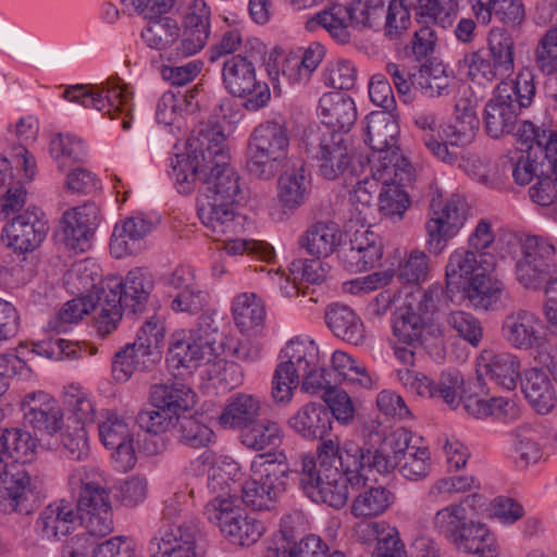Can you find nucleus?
I'll use <instances>...</instances> for the list:
<instances>
[{"label":"nucleus","instance_id":"obj_1","mask_svg":"<svg viewBox=\"0 0 557 557\" xmlns=\"http://www.w3.org/2000/svg\"><path fill=\"white\" fill-rule=\"evenodd\" d=\"M224 140L220 133L201 132L187 141V153L175 154L170 163V175L180 194L191 193L197 182H202L197 213L214 240L236 235L242 228V216L234 211L242 191L239 175L228 164Z\"/></svg>","mask_w":557,"mask_h":557},{"label":"nucleus","instance_id":"obj_2","mask_svg":"<svg viewBox=\"0 0 557 557\" xmlns=\"http://www.w3.org/2000/svg\"><path fill=\"white\" fill-rule=\"evenodd\" d=\"M318 465L312 456H301L300 486L317 504L341 509L348 500V484L364 487L368 468L362 463V447L352 440L330 437L318 445Z\"/></svg>","mask_w":557,"mask_h":557},{"label":"nucleus","instance_id":"obj_3","mask_svg":"<svg viewBox=\"0 0 557 557\" xmlns=\"http://www.w3.org/2000/svg\"><path fill=\"white\" fill-rule=\"evenodd\" d=\"M153 282L141 269L129 271L124 280H108L97 295V327L101 334H109L126 314L143 313L148 305Z\"/></svg>","mask_w":557,"mask_h":557},{"label":"nucleus","instance_id":"obj_4","mask_svg":"<svg viewBox=\"0 0 557 557\" xmlns=\"http://www.w3.org/2000/svg\"><path fill=\"white\" fill-rule=\"evenodd\" d=\"M534 95L535 86L530 73H520L516 79L500 82L485 104L484 123L488 136L500 138L513 133L518 115L531 104Z\"/></svg>","mask_w":557,"mask_h":557},{"label":"nucleus","instance_id":"obj_5","mask_svg":"<svg viewBox=\"0 0 557 557\" xmlns=\"http://www.w3.org/2000/svg\"><path fill=\"white\" fill-rule=\"evenodd\" d=\"M288 147V131L283 121L268 120L260 123L248 139L247 172L257 180L271 181L283 168Z\"/></svg>","mask_w":557,"mask_h":557},{"label":"nucleus","instance_id":"obj_6","mask_svg":"<svg viewBox=\"0 0 557 557\" xmlns=\"http://www.w3.org/2000/svg\"><path fill=\"white\" fill-rule=\"evenodd\" d=\"M38 133L37 122L33 117H22L15 125V136L21 145L14 148L11 159L0 156V195L2 198V209L0 215H8L21 209L25 205L26 190L21 178H17L13 172L15 168H22L27 180L35 176L36 162L33 156H29L24 144L36 139Z\"/></svg>","mask_w":557,"mask_h":557},{"label":"nucleus","instance_id":"obj_7","mask_svg":"<svg viewBox=\"0 0 557 557\" xmlns=\"http://www.w3.org/2000/svg\"><path fill=\"white\" fill-rule=\"evenodd\" d=\"M188 498V493L180 492L165 500L163 519L168 523H163L150 540V557H196L198 527L193 521H180Z\"/></svg>","mask_w":557,"mask_h":557},{"label":"nucleus","instance_id":"obj_8","mask_svg":"<svg viewBox=\"0 0 557 557\" xmlns=\"http://www.w3.org/2000/svg\"><path fill=\"white\" fill-rule=\"evenodd\" d=\"M252 478L242 486V500L253 510L271 509L292 473L282 453L260 454L250 466Z\"/></svg>","mask_w":557,"mask_h":557},{"label":"nucleus","instance_id":"obj_9","mask_svg":"<svg viewBox=\"0 0 557 557\" xmlns=\"http://www.w3.org/2000/svg\"><path fill=\"white\" fill-rule=\"evenodd\" d=\"M305 151L317 161L318 173L334 181L344 176L352 162V150L347 137L320 126L308 127L301 137Z\"/></svg>","mask_w":557,"mask_h":557},{"label":"nucleus","instance_id":"obj_10","mask_svg":"<svg viewBox=\"0 0 557 557\" xmlns=\"http://www.w3.org/2000/svg\"><path fill=\"white\" fill-rule=\"evenodd\" d=\"M468 74L479 84L507 81L515 70V39L503 28L488 33L487 49L465 55Z\"/></svg>","mask_w":557,"mask_h":557},{"label":"nucleus","instance_id":"obj_11","mask_svg":"<svg viewBox=\"0 0 557 557\" xmlns=\"http://www.w3.org/2000/svg\"><path fill=\"white\" fill-rule=\"evenodd\" d=\"M519 244L521 257L516 262V278L527 289L543 288L547 300V292L557 282L555 247L548 239L536 235L523 236Z\"/></svg>","mask_w":557,"mask_h":557},{"label":"nucleus","instance_id":"obj_12","mask_svg":"<svg viewBox=\"0 0 557 557\" xmlns=\"http://www.w3.org/2000/svg\"><path fill=\"white\" fill-rule=\"evenodd\" d=\"M63 98L85 108L104 112L112 120L122 116V127H132V94L121 85L120 78L111 77L99 85H74L67 87Z\"/></svg>","mask_w":557,"mask_h":557},{"label":"nucleus","instance_id":"obj_13","mask_svg":"<svg viewBox=\"0 0 557 557\" xmlns=\"http://www.w3.org/2000/svg\"><path fill=\"white\" fill-rule=\"evenodd\" d=\"M205 516L234 545L250 546L265 531L263 522L246 513L233 498H212L205 507Z\"/></svg>","mask_w":557,"mask_h":557},{"label":"nucleus","instance_id":"obj_14","mask_svg":"<svg viewBox=\"0 0 557 557\" xmlns=\"http://www.w3.org/2000/svg\"><path fill=\"white\" fill-rule=\"evenodd\" d=\"M218 329L210 331L200 329L195 331H175L170 339L168 362L173 369H187L191 371L201 364L213 361L221 351L222 343L218 339Z\"/></svg>","mask_w":557,"mask_h":557},{"label":"nucleus","instance_id":"obj_15","mask_svg":"<svg viewBox=\"0 0 557 557\" xmlns=\"http://www.w3.org/2000/svg\"><path fill=\"white\" fill-rule=\"evenodd\" d=\"M32 497V479L21 466L12 463L0 433V510L29 515L34 510Z\"/></svg>","mask_w":557,"mask_h":557},{"label":"nucleus","instance_id":"obj_16","mask_svg":"<svg viewBox=\"0 0 557 557\" xmlns=\"http://www.w3.org/2000/svg\"><path fill=\"white\" fill-rule=\"evenodd\" d=\"M222 82L231 95L250 96L245 102L249 111L265 107L270 100L268 84L257 79L252 62L242 54L225 58L222 66Z\"/></svg>","mask_w":557,"mask_h":557},{"label":"nucleus","instance_id":"obj_17","mask_svg":"<svg viewBox=\"0 0 557 557\" xmlns=\"http://www.w3.org/2000/svg\"><path fill=\"white\" fill-rule=\"evenodd\" d=\"M466 219V203L459 196H451L442 206L433 199L430 219L425 223L428 250L434 256L441 255Z\"/></svg>","mask_w":557,"mask_h":557},{"label":"nucleus","instance_id":"obj_18","mask_svg":"<svg viewBox=\"0 0 557 557\" xmlns=\"http://www.w3.org/2000/svg\"><path fill=\"white\" fill-rule=\"evenodd\" d=\"M502 337L513 349L543 354L547 336L542 319L533 311L518 309L509 312L502 323Z\"/></svg>","mask_w":557,"mask_h":557},{"label":"nucleus","instance_id":"obj_19","mask_svg":"<svg viewBox=\"0 0 557 557\" xmlns=\"http://www.w3.org/2000/svg\"><path fill=\"white\" fill-rule=\"evenodd\" d=\"M496 265L494 253L476 255L465 247L454 250L445 265V286L454 294L461 290L481 271H493Z\"/></svg>","mask_w":557,"mask_h":557},{"label":"nucleus","instance_id":"obj_20","mask_svg":"<svg viewBox=\"0 0 557 557\" xmlns=\"http://www.w3.org/2000/svg\"><path fill=\"white\" fill-rule=\"evenodd\" d=\"M101 443L112 449L119 471L131 470L136 463L133 437L127 422L116 413L108 412L98 425Z\"/></svg>","mask_w":557,"mask_h":557},{"label":"nucleus","instance_id":"obj_21","mask_svg":"<svg viewBox=\"0 0 557 557\" xmlns=\"http://www.w3.org/2000/svg\"><path fill=\"white\" fill-rule=\"evenodd\" d=\"M418 445L413 442V435L410 431L399 428L389 433L383 441L382 446L374 451L362 447V463L368 468V475L372 470L379 473H388L393 471L397 462L416 448Z\"/></svg>","mask_w":557,"mask_h":557},{"label":"nucleus","instance_id":"obj_22","mask_svg":"<svg viewBox=\"0 0 557 557\" xmlns=\"http://www.w3.org/2000/svg\"><path fill=\"white\" fill-rule=\"evenodd\" d=\"M69 486L72 497L76 500L77 513L96 511L102 508H111L110 496L100 475L85 467L74 469L69 478Z\"/></svg>","mask_w":557,"mask_h":557},{"label":"nucleus","instance_id":"obj_23","mask_svg":"<svg viewBox=\"0 0 557 557\" xmlns=\"http://www.w3.org/2000/svg\"><path fill=\"white\" fill-rule=\"evenodd\" d=\"M25 422L40 434L53 435L63 425V412L58 401L49 394L38 391L22 400Z\"/></svg>","mask_w":557,"mask_h":557},{"label":"nucleus","instance_id":"obj_24","mask_svg":"<svg viewBox=\"0 0 557 557\" xmlns=\"http://www.w3.org/2000/svg\"><path fill=\"white\" fill-rule=\"evenodd\" d=\"M64 243L70 249L84 251L99 224V209L86 202L63 213Z\"/></svg>","mask_w":557,"mask_h":557},{"label":"nucleus","instance_id":"obj_25","mask_svg":"<svg viewBox=\"0 0 557 557\" xmlns=\"http://www.w3.org/2000/svg\"><path fill=\"white\" fill-rule=\"evenodd\" d=\"M446 327L443 324H429L404 304L393 318V335L399 343L410 347L422 345L428 338H443Z\"/></svg>","mask_w":557,"mask_h":557},{"label":"nucleus","instance_id":"obj_26","mask_svg":"<svg viewBox=\"0 0 557 557\" xmlns=\"http://www.w3.org/2000/svg\"><path fill=\"white\" fill-rule=\"evenodd\" d=\"M154 222L144 213H135L116 224L110 240L115 258L134 255L143 249L144 239L152 232Z\"/></svg>","mask_w":557,"mask_h":557},{"label":"nucleus","instance_id":"obj_27","mask_svg":"<svg viewBox=\"0 0 557 557\" xmlns=\"http://www.w3.org/2000/svg\"><path fill=\"white\" fill-rule=\"evenodd\" d=\"M364 141L372 149L371 163L380 160L381 154H389L399 149L397 141L399 126L386 111H374L366 117Z\"/></svg>","mask_w":557,"mask_h":557},{"label":"nucleus","instance_id":"obj_28","mask_svg":"<svg viewBox=\"0 0 557 557\" xmlns=\"http://www.w3.org/2000/svg\"><path fill=\"white\" fill-rule=\"evenodd\" d=\"M319 115L324 124L321 129L329 128L346 136L357 120V109L349 96L342 91H332L320 98Z\"/></svg>","mask_w":557,"mask_h":557},{"label":"nucleus","instance_id":"obj_29","mask_svg":"<svg viewBox=\"0 0 557 557\" xmlns=\"http://www.w3.org/2000/svg\"><path fill=\"white\" fill-rule=\"evenodd\" d=\"M310 189V174L302 161H296L280 175L276 198L284 209L293 211L306 202Z\"/></svg>","mask_w":557,"mask_h":557},{"label":"nucleus","instance_id":"obj_30","mask_svg":"<svg viewBox=\"0 0 557 557\" xmlns=\"http://www.w3.org/2000/svg\"><path fill=\"white\" fill-rule=\"evenodd\" d=\"M478 381L490 376L507 391L515 389L520 375V361L510 352L493 354L484 351L476 362Z\"/></svg>","mask_w":557,"mask_h":557},{"label":"nucleus","instance_id":"obj_31","mask_svg":"<svg viewBox=\"0 0 557 557\" xmlns=\"http://www.w3.org/2000/svg\"><path fill=\"white\" fill-rule=\"evenodd\" d=\"M455 294L447 286L434 283L426 289L417 288L405 298V305L429 324H441L438 317L441 311L453 301Z\"/></svg>","mask_w":557,"mask_h":557},{"label":"nucleus","instance_id":"obj_32","mask_svg":"<svg viewBox=\"0 0 557 557\" xmlns=\"http://www.w3.org/2000/svg\"><path fill=\"white\" fill-rule=\"evenodd\" d=\"M289 428L305 440H320L322 443L332 428L329 409L319 403H308L300 407L289 419Z\"/></svg>","mask_w":557,"mask_h":557},{"label":"nucleus","instance_id":"obj_33","mask_svg":"<svg viewBox=\"0 0 557 557\" xmlns=\"http://www.w3.org/2000/svg\"><path fill=\"white\" fill-rule=\"evenodd\" d=\"M320 26L336 41L348 44L352 38L354 30L357 29L354 20V10L348 5L333 4L314 14L306 22V28L309 32H313Z\"/></svg>","mask_w":557,"mask_h":557},{"label":"nucleus","instance_id":"obj_34","mask_svg":"<svg viewBox=\"0 0 557 557\" xmlns=\"http://www.w3.org/2000/svg\"><path fill=\"white\" fill-rule=\"evenodd\" d=\"M280 358L282 361L277 364V368L300 381L302 372L318 367L320 360L319 347L310 338L295 337L286 343L281 350Z\"/></svg>","mask_w":557,"mask_h":557},{"label":"nucleus","instance_id":"obj_35","mask_svg":"<svg viewBox=\"0 0 557 557\" xmlns=\"http://www.w3.org/2000/svg\"><path fill=\"white\" fill-rule=\"evenodd\" d=\"M78 522V513L74 505L65 499L54 502L40 512L36 528L41 537L58 540L67 535Z\"/></svg>","mask_w":557,"mask_h":557},{"label":"nucleus","instance_id":"obj_36","mask_svg":"<svg viewBox=\"0 0 557 557\" xmlns=\"http://www.w3.org/2000/svg\"><path fill=\"white\" fill-rule=\"evenodd\" d=\"M261 414V400L258 396L246 393L232 395L224 406L219 423L225 430L240 432L256 422Z\"/></svg>","mask_w":557,"mask_h":557},{"label":"nucleus","instance_id":"obj_37","mask_svg":"<svg viewBox=\"0 0 557 557\" xmlns=\"http://www.w3.org/2000/svg\"><path fill=\"white\" fill-rule=\"evenodd\" d=\"M453 544L458 550L474 557H498V545L494 534L483 523L467 521L460 528Z\"/></svg>","mask_w":557,"mask_h":557},{"label":"nucleus","instance_id":"obj_38","mask_svg":"<svg viewBox=\"0 0 557 557\" xmlns=\"http://www.w3.org/2000/svg\"><path fill=\"white\" fill-rule=\"evenodd\" d=\"M455 113L454 122L443 128L440 138L447 147H465L474 139L479 120L471 102L466 98L456 101Z\"/></svg>","mask_w":557,"mask_h":557},{"label":"nucleus","instance_id":"obj_39","mask_svg":"<svg viewBox=\"0 0 557 557\" xmlns=\"http://www.w3.org/2000/svg\"><path fill=\"white\" fill-rule=\"evenodd\" d=\"M324 319L336 337L356 346L363 344L366 339L363 323L350 307L332 304L326 308Z\"/></svg>","mask_w":557,"mask_h":557},{"label":"nucleus","instance_id":"obj_40","mask_svg":"<svg viewBox=\"0 0 557 557\" xmlns=\"http://www.w3.org/2000/svg\"><path fill=\"white\" fill-rule=\"evenodd\" d=\"M342 231L334 222H318L300 237L299 245L313 258H326L342 242Z\"/></svg>","mask_w":557,"mask_h":557},{"label":"nucleus","instance_id":"obj_41","mask_svg":"<svg viewBox=\"0 0 557 557\" xmlns=\"http://www.w3.org/2000/svg\"><path fill=\"white\" fill-rule=\"evenodd\" d=\"M453 86L454 77L443 63H424L413 72V88L426 98L448 96Z\"/></svg>","mask_w":557,"mask_h":557},{"label":"nucleus","instance_id":"obj_42","mask_svg":"<svg viewBox=\"0 0 557 557\" xmlns=\"http://www.w3.org/2000/svg\"><path fill=\"white\" fill-rule=\"evenodd\" d=\"M152 407L163 408L174 417L182 416L180 411H186L195 404V393L181 382L168 381L154 384L150 389Z\"/></svg>","mask_w":557,"mask_h":557},{"label":"nucleus","instance_id":"obj_43","mask_svg":"<svg viewBox=\"0 0 557 557\" xmlns=\"http://www.w3.org/2000/svg\"><path fill=\"white\" fill-rule=\"evenodd\" d=\"M521 385L525 399L537 413L546 414L554 408L555 391L544 371L539 369L528 370Z\"/></svg>","mask_w":557,"mask_h":557},{"label":"nucleus","instance_id":"obj_44","mask_svg":"<svg viewBox=\"0 0 557 557\" xmlns=\"http://www.w3.org/2000/svg\"><path fill=\"white\" fill-rule=\"evenodd\" d=\"M491 271H481L470 283L461 288L466 299L475 309L488 310L496 305L505 290L504 284L488 275Z\"/></svg>","mask_w":557,"mask_h":557},{"label":"nucleus","instance_id":"obj_45","mask_svg":"<svg viewBox=\"0 0 557 557\" xmlns=\"http://www.w3.org/2000/svg\"><path fill=\"white\" fill-rule=\"evenodd\" d=\"M165 319L159 313L147 317L137 331L134 345L143 356L158 362L162 356V348L165 341Z\"/></svg>","mask_w":557,"mask_h":557},{"label":"nucleus","instance_id":"obj_46","mask_svg":"<svg viewBox=\"0 0 557 557\" xmlns=\"http://www.w3.org/2000/svg\"><path fill=\"white\" fill-rule=\"evenodd\" d=\"M371 170L382 184H397L400 187L411 183L416 177L414 168L399 149L389 154H381L380 160L372 163Z\"/></svg>","mask_w":557,"mask_h":557},{"label":"nucleus","instance_id":"obj_47","mask_svg":"<svg viewBox=\"0 0 557 557\" xmlns=\"http://www.w3.org/2000/svg\"><path fill=\"white\" fill-rule=\"evenodd\" d=\"M234 322L240 331L258 333L265 320V308L255 293L238 294L232 304Z\"/></svg>","mask_w":557,"mask_h":557},{"label":"nucleus","instance_id":"obj_48","mask_svg":"<svg viewBox=\"0 0 557 557\" xmlns=\"http://www.w3.org/2000/svg\"><path fill=\"white\" fill-rule=\"evenodd\" d=\"M148 23L141 30V39L145 45L158 51H165L170 59V50L178 39L180 26L169 16L144 17Z\"/></svg>","mask_w":557,"mask_h":557},{"label":"nucleus","instance_id":"obj_49","mask_svg":"<svg viewBox=\"0 0 557 557\" xmlns=\"http://www.w3.org/2000/svg\"><path fill=\"white\" fill-rule=\"evenodd\" d=\"M323 55L324 48L320 44L310 45L302 55H290L285 60L282 66L283 76L293 84H306Z\"/></svg>","mask_w":557,"mask_h":557},{"label":"nucleus","instance_id":"obj_50","mask_svg":"<svg viewBox=\"0 0 557 557\" xmlns=\"http://www.w3.org/2000/svg\"><path fill=\"white\" fill-rule=\"evenodd\" d=\"M437 122V114L432 111H421L413 116V123L422 132L421 138L426 149L438 160L451 164L457 161L458 156L435 136Z\"/></svg>","mask_w":557,"mask_h":557},{"label":"nucleus","instance_id":"obj_51","mask_svg":"<svg viewBox=\"0 0 557 557\" xmlns=\"http://www.w3.org/2000/svg\"><path fill=\"white\" fill-rule=\"evenodd\" d=\"M394 503V494L384 486H370L356 496L351 513L357 518H372L385 512Z\"/></svg>","mask_w":557,"mask_h":557},{"label":"nucleus","instance_id":"obj_52","mask_svg":"<svg viewBox=\"0 0 557 557\" xmlns=\"http://www.w3.org/2000/svg\"><path fill=\"white\" fill-rule=\"evenodd\" d=\"M367 531L375 537L372 557H407L396 528L384 521H373L367 525Z\"/></svg>","mask_w":557,"mask_h":557},{"label":"nucleus","instance_id":"obj_53","mask_svg":"<svg viewBox=\"0 0 557 557\" xmlns=\"http://www.w3.org/2000/svg\"><path fill=\"white\" fill-rule=\"evenodd\" d=\"M173 429L178 442L190 448L206 447L213 440V431L194 416H177Z\"/></svg>","mask_w":557,"mask_h":557},{"label":"nucleus","instance_id":"obj_54","mask_svg":"<svg viewBox=\"0 0 557 557\" xmlns=\"http://www.w3.org/2000/svg\"><path fill=\"white\" fill-rule=\"evenodd\" d=\"M240 442L247 448L262 450L281 443V426L271 420H257L240 432Z\"/></svg>","mask_w":557,"mask_h":557},{"label":"nucleus","instance_id":"obj_55","mask_svg":"<svg viewBox=\"0 0 557 557\" xmlns=\"http://www.w3.org/2000/svg\"><path fill=\"white\" fill-rule=\"evenodd\" d=\"M156 363L149 356H143L136 347L128 344L117 351L112 361V375L116 382H126L137 371H145Z\"/></svg>","mask_w":557,"mask_h":557},{"label":"nucleus","instance_id":"obj_56","mask_svg":"<svg viewBox=\"0 0 557 557\" xmlns=\"http://www.w3.org/2000/svg\"><path fill=\"white\" fill-rule=\"evenodd\" d=\"M498 165L504 175L510 173L519 185H527L534 177L543 174L540 163L533 160L530 153H523L522 151H516L511 156L502 157Z\"/></svg>","mask_w":557,"mask_h":557},{"label":"nucleus","instance_id":"obj_57","mask_svg":"<svg viewBox=\"0 0 557 557\" xmlns=\"http://www.w3.org/2000/svg\"><path fill=\"white\" fill-rule=\"evenodd\" d=\"M331 361L334 371L343 380L357 383L364 388L375 386L376 380L367 371V368L347 352L334 351Z\"/></svg>","mask_w":557,"mask_h":557},{"label":"nucleus","instance_id":"obj_58","mask_svg":"<svg viewBox=\"0 0 557 557\" xmlns=\"http://www.w3.org/2000/svg\"><path fill=\"white\" fill-rule=\"evenodd\" d=\"M95 347L87 344L73 343L63 338L50 339L48 342L35 345L34 351L48 359H83L96 352Z\"/></svg>","mask_w":557,"mask_h":557},{"label":"nucleus","instance_id":"obj_59","mask_svg":"<svg viewBox=\"0 0 557 557\" xmlns=\"http://www.w3.org/2000/svg\"><path fill=\"white\" fill-rule=\"evenodd\" d=\"M400 474L409 481H421L424 480L431 472L432 462L431 454L428 447L417 446L411 448L410 453H407L398 462Z\"/></svg>","mask_w":557,"mask_h":557},{"label":"nucleus","instance_id":"obj_60","mask_svg":"<svg viewBox=\"0 0 557 557\" xmlns=\"http://www.w3.org/2000/svg\"><path fill=\"white\" fill-rule=\"evenodd\" d=\"M447 324L456 334L473 347H478L484 335L481 321L472 313L462 310L450 311L446 317Z\"/></svg>","mask_w":557,"mask_h":557},{"label":"nucleus","instance_id":"obj_61","mask_svg":"<svg viewBox=\"0 0 557 557\" xmlns=\"http://www.w3.org/2000/svg\"><path fill=\"white\" fill-rule=\"evenodd\" d=\"M410 205L408 194L397 184H383L379 191V211L393 221L400 220Z\"/></svg>","mask_w":557,"mask_h":557},{"label":"nucleus","instance_id":"obj_62","mask_svg":"<svg viewBox=\"0 0 557 557\" xmlns=\"http://www.w3.org/2000/svg\"><path fill=\"white\" fill-rule=\"evenodd\" d=\"M463 376L456 370L442 372L435 381L434 398H441L451 409H456L465 395Z\"/></svg>","mask_w":557,"mask_h":557},{"label":"nucleus","instance_id":"obj_63","mask_svg":"<svg viewBox=\"0 0 557 557\" xmlns=\"http://www.w3.org/2000/svg\"><path fill=\"white\" fill-rule=\"evenodd\" d=\"M1 434L13 465L32 460L36 443L29 432L12 429L4 430Z\"/></svg>","mask_w":557,"mask_h":557},{"label":"nucleus","instance_id":"obj_64","mask_svg":"<svg viewBox=\"0 0 557 557\" xmlns=\"http://www.w3.org/2000/svg\"><path fill=\"white\" fill-rule=\"evenodd\" d=\"M50 153L58 162V168L63 170L66 161H79L84 156L83 141L76 136L66 133L58 134L51 139Z\"/></svg>","mask_w":557,"mask_h":557}]
</instances>
